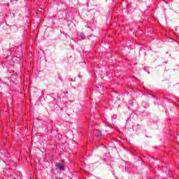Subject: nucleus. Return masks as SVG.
<instances>
[{
  "mask_svg": "<svg viewBox=\"0 0 179 179\" xmlns=\"http://www.w3.org/2000/svg\"><path fill=\"white\" fill-rule=\"evenodd\" d=\"M96 90L101 94L103 93L101 92V90H103V86L100 85L99 87H97Z\"/></svg>",
  "mask_w": 179,
  "mask_h": 179,
  "instance_id": "1",
  "label": "nucleus"
},
{
  "mask_svg": "<svg viewBox=\"0 0 179 179\" xmlns=\"http://www.w3.org/2000/svg\"><path fill=\"white\" fill-rule=\"evenodd\" d=\"M57 166V168L59 169V170H64V165H62V164H58Z\"/></svg>",
  "mask_w": 179,
  "mask_h": 179,
  "instance_id": "2",
  "label": "nucleus"
},
{
  "mask_svg": "<svg viewBox=\"0 0 179 179\" xmlns=\"http://www.w3.org/2000/svg\"><path fill=\"white\" fill-rule=\"evenodd\" d=\"M80 38H81V40H85V34H83V33H80Z\"/></svg>",
  "mask_w": 179,
  "mask_h": 179,
  "instance_id": "3",
  "label": "nucleus"
},
{
  "mask_svg": "<svg viewBox=\"0 0 179 179\" xmlns=\"http://www.w3.org/2000/svg\"><path fill=\"white\" fill-rule=\"evenodd\" d=\"M101 131L99 130L96 131V136H101Z\"/></svg>",
  "mask_w": 179,
  "mask_h": 179,
  "instance_id": "4",
  "label": "nucleus"
},
{
  "mask_svg": "<svg viewBox=\"0 0 179 179\" xmlns=\"http://www.w3.org/2000/svg\"><path fill=\"white\" fill-rule=\"evenodd\" d=\"M15 1H18V0H15Z\"/></svg>",
  "mask_w": 179,
  "mask_h": 179,
  "instance_id": "5",
  "label": "nucleus"
}]
</instances>
